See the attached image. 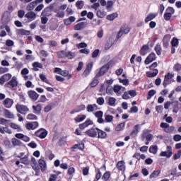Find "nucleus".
<instances>
[{
  "mask_svg": "<svg viewBox=\"0 0 181 181\" xmlns=\"http://www.w3.org/2000/svg\"><path fill=\"white\" fill-rule=\"evenodd\" d=\"M107 71L108 69H107V66H103L100 68L98 73L96 74V75L90 83V86L91 87V88H94V87H97L98 86L100 83L98 78H100V77H102V76H104V74H105V73H107Z\"/></svg>",
  "mask_w": 181,
  "mask_h": 181,
  "instance_id": "f257e3e1",
  "label": "nucleus"
},
{
  "mask_svg": "<svg viewBox=\"0 0 181 181\" xmlns=\"http://www.w3.org/2000/svg\"><path fill=\"white\" fill-rule=\"evenodd\" d=\"M53 9H54V6L53 4H50L49 6L45 7L41 13V16H47V18H49V16L53 15L52 13Z\"/></svg>",
  "mask_w": 181,
  "mask_h": 181,
  "instance_id": "f03ea898",
  "label": "nucleus"
},
{
  "mask_svg": "<svg viewBox=\"0 0 181 181\" xmlns=\"http://www.w3.org/2000/svg\"><path fill=\"white\" fill-rule=\"evenodd\" d=\"M175 77L174 74L168 73L165 75L164 81L163 82V86L164 88H166L169 84H172V78Z\"/></svg>",
  "mask_w": 181,
  "mask_h": 181,
  "instance_id": "7ed1b4c3",
  "label": "nucleus"
},
{
  "mask_svg": "<svg viewBox=\"0 0 181 181\" xmlns=\"http://www.w3.org/2000/svg\"><path fill=\"white\" fill-rule=\"evenodd\" d=\"M48 132L46 129L40 128L37 132H35V136L40 139H45L47 136Z\"/></svg>",
  "mask_w": 181,
  "mask_h": 181,
  "instance_id": "20e7f679",
  "label": "nucleus"
},
{
  "mask_svg": "<svg viewBox=\"0 0 181 181\" xmlns=\"http://www.w3.org/2000/svg\"><path fill=\"white\" fill-rule=\"evenodd\" d=\"M16 108L20 114H23V115H26L28 112H29V109L28 108V106L25 105L17 104L16 105Z\"/></svg>",
  "mask_w": 181,
  "mask_h": 181,
  "instance_id": "39448f33",
  "label": "nucleus"
},
{
  "mask_svg": "<svg viewBox=\"0 0 181 181\" xmlns=\"http://www.w3.org/2000/svg\"><path fill=\"white\" fill-rule=\"evenodd\" d=\"M98 127H92L85 132L86 135L90 136V138H97Z\"/></svg>",
  "mask_w": 181,
  "mask_h": 181,
  "instance_id": "423d86ee",
  "label": "nucleus"
},
{
  "mask_svg": "<svg viewBox=\"0 0 181 181\" xmlns=\"http://www.w3.org/2000/svg\"><path fill=\"white\" fill-rule=\"evenodd\" d=\"M90 125H94V122L90 119H87L83 123H81L78 125L79 129L81 131H84L86 128H88Z\"/></svg>",
  "mask_w": 181,
  "mask_h": 181,
  "instance_id": "0eeeda50",
  "label": "nucleus"
},
{
  "mask_svg": "<svg viewBox=\"0 0 181 181\" xmlns=\"http://www.w3.org/2000/svg\"><path fill=\"white\" fill-rule=\"evenodd\" d=\"M167 151H162L160 153V156H165L166 158H170L173 155V152L172 151V146H167L166 147Z\"/></svg>",
  "mask_w": 181,
  "mask_h": 181,
  "instance_id": "6e6552de",
  "label": "nucleus"
},
{
  "mask_svg": "<svg viewBox=\"0 0 181 181\" xmlns=\"http://www.w3.org/2000/svg\"><path fill=\"white\" fill-rule=\"evenodd\" d=\"M93 70V63H88L86 65V68L84 70V71L82 74V76L87 77L90 76V73H91V71Z\"/></svg>",
  "mask_w": 181,
  "mask_h": 181,
  "instance_id": "1a4fd4ad",
  "label": "nucleus"
},
{
  "mask_svg": "<svg viewBox=\"0 0 181 181\" xmlns=\"http://www.w3.org/2000/svg\"><path fill=\"white\" fill-rule=\"evenodd\" d=\"M156 60V54L155 53H151L146 58L144 63L145 64H151L152 62H155Z\"/></svg>",
  "mask_w": 181,
  "mask_h": 181,
  "instance_id": "9d476101",
  "label": "nucleus"
},
{
  "mask_svg": "<svg viewBox=\"0 0 181 181\" xmlns=\"http://www.w3.org/2000/svg\"><path fill=\"white\" fill-rule=\"evenodd\" d=\"M28 95L32 101H37V98H39V94L35 90H28Z\"/></svg>",
  "mask_w": 181,
  "mask_h": 181,
  "instance_id": "9b49d317",
  "label": "nucleus"
},
{
  "mask_svg": "<svg viewBox=\"0 0 181 181\" xmlns=\"http://www.w3.org/2000/svg\"><path fill=\"white\" fill-rule=\"evenodd\" d=\"M142 139H146L148 142H151L153 139V135L152 134H149L148 131H144L141 135Z\"/></svg>",
  "mask_w": 181,
  "mask_h": 181,
  "instance_id": "f8f14e48",
  "label": "nucleus"
},
{
  "mask_svg": "<svg viewBox=\"0 0 181 181\" xmlns=\"http://www.w3.org/2000/svg\"><path fill=\"white\" fill-rule=\"evenodd\" d=\"M87 25H88L87 22H81L75 25L74 29V30H81L82 29H86Z\"/></svg>",
  "mask_w": 181,
  "mask_h": 181,
  "instance_id": "ddd939ff",
  "label": "nucleus"
},
{
  "mask_svg": "<svg viewBox=\"0 0 181 181\" xmlns=\"http://www.w3.org/2000/svg\"><path fill=\"white\" fill-rule=\"evenodd\" d=\"M25 18H27L28 22H32L36 19V14L33 11H29L25 15Z\"/></svg>",
  "mask_w": 181,
  "mask_h": 181,
  "instance_id": "4468645a",
  "label": "nucleus"
},
{
  "mask_svg": "<svg viewBox=\"0 0 181 181\" xmlns=\"http://www.w3.org/2000/svg\"><path fill=\"white\" fill-rule=\"evenodd\" d=\"M37 127H39V122H33L27 123L25 124V127L29 131H30V129H36Z\"/></svg>",
  "mask_w": 181,
  "mask_h": 181,
  "instance_id": "2eb2a0df",
  "label": "nucleus"
},
{
  "mask_svg": "<svg viewBox=\"0 0 181 181\" xmlns=\"http://www.w3.org/2000/svg\"><path fill=\"white\" fill-rule=\"evenodd\" d=\"M139 129H141V126L139 124H136L134 127L132 132L130 133V136H132V138H135V136L138 135Z\"/></svg>",
  "mask_w": 181,
  "mask_h": 181,
  "instance_id": "dca6fc26",
  "label": "nucleus"
},
{
  "mask_svg": "<svg viewBox=\"0 0 181 181\" xmlns=\"http://www.w3.org/2000/svg\"><path fill=\"white\" fill-rule=\"evenodd\" d=\"M170 40V35H165L163 39V47L165 49H168L169 47V42Z\"/></svg>",
  "mask_w": 181,
  "mask_h": 181,
  "instance_id": "f3484780",
  "label": "nucleus"
},
{
  "mask_svg": "<svg viewBox=\"0 0 181 181\" xmlns=\"http://www.w3.org/2000/svg\"><path fill=\"white\" fill-rule=\"evenodd\" d=\"M3 104L5 105L6 108H11V107L13 105V100L7 98L4 100Z\"/></svg>",
  "mask_w": 181,
  "mask_h": 181,
  "instance_id": "a211bd4d",
  "label": "nucleus"
},
{
  "mask_svg": "<svg viewBox=\"0 0 181 181\" xmlns=\"http://www.w3.org/2000/svg\"><path fill=\"white\" fill-rule=\"evenodd\" d=\"M8 86H10L11 88H15V87H18V81L16 80V77L13 76L10 81L8 82Z\"/></svg>",
  "mask_w": 181,
  "mask_h": 181,
  "instance_id": "6ab92c4d",
  "label": "nucleus"
},
{
  "mask_svg": "<svg viewBox=\"0 0 181 181\" xmlns=\"http://www.w3.org/2000/svg\"><path fill=\"white\" fill-rule=\"evenodd\" d=\"M33 110L34 114L40 115V112H42V105L37 104V105H33Z\"/></svg>",
  "mask_w": 181,
  "mask_h": 181,
  "instance_id": "aec40b11",
  "label": "nucleus"
},
{
  "mask_svg": "<svg viewBox=\"0 0 181 181\" xmlns=\"http://www.w3.org/2000/svg\"><path fill=\"white\" fill-rule=\"evenodd\" d=\"M73 22H76V17L70 16L68 18L64 19V23L66 26H69V25H71Z\"/></svg>",
  "mask_w": 181,
  "mask_h": 181,
  "instance_id": "412c9836",
  "label": "nucleus"
},
{
  "mask_svg": "<svg viewBox=\"0 0 181 181\" xmlns=\"http://www.w3.org/2000/svg\"><path fill=\"white\" fill-rule=\"evenodd\" d=\"M98 138L100 139H105L107 138V133L98 128L97 132Z\"/></svg>",
  "mask_w": 181,
  "mask_h": 181,
  "instance_id": "4be33fe9",
  "label": "nucleus"
},
{
  "mask_svg": "<svg viewBox=\"0 0 181 181\" xmlns=\"http://www.w3.org/2000/svg\"><path fill=\"white\" fill-rule=\"evenodd\" d=\"M148 50H149V45H143L140 49L141 56H145V54L148 53Z\"/></svg>",
  "mask_w": 181,
  "mask_h": 181,
  "instance_id": "5701e85b",
  "label": "nucleus"
},
{
  "mask_svg": "<svg viewBox=\"0 0 181 181\" xmlns=\"http://www.w3.org/2000/svg\"><path fill=\"white\" fill-rule=\"evenodd\" d=\"M117 168L118 170H121L122 172H124L125 170V162L123 160H120L117 163Z\"/></svg>",
  "mask_w": 181,
  "mask_h": 181,
  "instance_id": "b1692460",
  "label": "nucleus"
},
{
  "mask_svg": "<svg viewBox=\"0 0 181 181\" xmlns=\"http://www.w3.org/2000/svg\"><path fill=\"white\" fill-rule=\"evenodd\" d=\"M39 166L41 169V172H45L46 170V161L42 158H40L38 161Z\"/></svg>",
  "mask_w": 181,
  "mask_h": 181,
  "instance_id": "393cba45",
  "label": "nucleus"
},
{
  "mask_svg": "<svg viewBox=\"0 0 181 181\" xmlns=\"http://www.w3.org/2000/svg\"><path fill=\"white\" fill-rule=\"evenodd\" d=\"M159 73V70L158 69H153V72L151 71H147L146 72V76L147 77L152 78V77H156Z\"/></svg>",
  "mask_w": 181,
  "mask_h": 181,
  "instance_id": "a878e982",
  "label": "nucleus"
},
{
  "mask_svg": "<svg viewBox=\"0 0 181 181\" xmlns=\"http://www.w3.org/2000/svg\"><path fill=\"white\" fill-rule=\"evenodd\" d=\"M86 118H87V116H86V115H79L76 117H75L74 121L77 124L78 122H83V121H84Z\"/></svg>",
  "mask_w": 181,
  "mask_h": 181,
  "instance_id": "bb28decb",
  "label": "nucleus"
},
{
  "mask_svg": "<svg viewBox=\"0 0 181 181\" xmlns=\"http://www.w3.org/2000/svg\"><path fill=\"white\" fill-rule=\"evenodd\" d=\"M34 71H39V69H43V65L40 62H34L33 64Z\"/></svg>",
  "mask_w": 181,
  "mask_h": 181,
  "instance_id": "cd10ccee",
  "label": "nucleus"
},
{
  "mask_svg": "<svg viewBox=\"0 0 181 181\" xmlns=\"http://www.w3.org/2000/svg\"><path fill=\"white\" fill-rule=\"evenodd\" d=\"M20 160L21 163H23V165H30V160H29V157L28 156L21 158Z\"/></svg>",
  "mask_w": 181,
  "mask_h": 181,
  "instance_id": "c85d7f7f",
  "label": "nucleus"
},
{
  "mask_svg": "<svg viewBox=\"0 0 181 181\" xmlns=\"http://www.w3.org/2000/svg\"><path fill=\"white\" fill-rule=\"evenodd\" d=\"M148 152H150V153H153V155H156V153H158V146H151L148 149Z\"/></svg>",
  "mask_w": 181,
  "mask_h": 181,
  "instance_id": "c756f323",
  "label": "nucleus"
},
{
  "mask_svg": "<svg viewBox=\"0 0 181 181\" xmlns=\"http://www.w3.org/2000/svg\"><path fill=\"white\" fill-rule=\"evenodd\" d=\"M110 177H111V172L106 171L102 176V180L108 181L110 180Z\"/></svg>",
  "mask_w": 181,
  "mask_h": 181,
  "instance_id": "7c9ffc66",
  "label": "nucleus"
},
{
  "mask_svg": "<svg viewBox=\"0 0 181 181\" xmlns=\"http://www.w3.org/2000/svg\"><path fill=\"white\" fill-rule=\"evenodd\" d=\"M36 6H37L36 2L32 1L27 6L26 9L30 12V11H33Z\"/></svg>",
  "mask_w": 181,
  "mask_h": 181,
  "instance_id": "2f4dec72",
  "label": "nucleus"
},
{
  "mask_svg": "<svg viewBox=\"0 0 181 181\" xmlns=\"http://www.w3.org/2000/svg\"><path fill=\"white\" fill-rule=\"evenodd\" d=\"M155 18H156V15L153 13H150L145 18V23H148V22H151V21H152L153 19H155Z\"/></svg>",
  "mask_w": 181,
  "mask_h": 181,
  "instance_id": "473e14b6",
  "label": "nucleus"
},
{
  "mask_svg": "<svg viewBox=\"0 0 181 181\" xmlns=\"http://www.w3.org/2000/svg\"><path fill=\"white\" fill-rule=\"evenodd\" d=\"M11 142L13 146H21V145H22V141H21V140L17 139L16 138H13Z\"/></svg>",
  "mask_w": 181,
  "mask_h": 181,
  "instance_id": "72a5a7b5",
  "label": "nucleus"
},
{
  "mask_svg": "<svg viewBox=\"0 0 181 181\" xmlns=\"http://www.w3.org/2000/svg\"><path fill=\"white\" fill-rule=\"evenodd\" d=\"M76 6L77 9H83L84 6V1L83 0H79L76 2Z\"/></svg>",
  "mask_w": 181,
  "mask_h": 181,
  "instance_id": "f704fd0d",
  "label": "nucleus"
},
{
  "mask_svg": "<svg viewBox=\"0 0 181 181\" xmlns=\"http://www.w3.org/2000/svg\"><path fill=\"white\" fill-rule=\"evenodd\" d=\"M116 18H118V13H113L112 14L107 15L106 18L107 21H114Z\"/></svg>",
  "mask_w": 181,
  "mask_h": 181,
  "instance_id": "c9c22d12",
  "label": "nucleus"
},
{
  "mask_svg": "<svg viewBox=\"0 0 181 181\" xmlns=\"http://www.w3.org/2000/svg\"><path fill=\"white\" fill-rule=\"evenodd\" d=\"M96 15L98 16V18H105V16H107V13H105V11H101V10H98L96 13Z\"/></svg>",
  "mask_w": 181,
  "mask_h": 181,
  "instance_id": "e433bc0d",
  "label": "nucleus"
},
{
  "mask_svg": "<svg viewBox=\"0 0 181 181\" xmlns=\"http://www.w3.org/2000/svg\"><path fill=\"white\" fill-rule=\"evenodd\" d=\"M53 107H54V103H49L44 108V112H49L53 110Z\"/></svg>",
  "mask_w": 181,
  "mask_h": 181,
  "instance_id": "4c0bfd02",
  "label": "nucleus"
},
{
  "mask_svg": "<svg viewBox=\"0 0 181 181\" xmlns=\"http://www.w3.org/2000/svg\"><path fill=\"white\" fill-rule=\"evenodd\" d=\"M125 128V123L122 122L119 123L116 127H115V131L119 132V131H124Z\"/></svg>",
  "mask_w": 181,
  "mask_h": 181,
  "instance_id": "58836bf2",
  "label": "nucleus"
},
{
  "mask_svg": "<svg viewBox=\"0 0 181 181\" xmlns=\"http://www.w3.org/2000/svg\"><path fill=\"white\" fill-rule=\"evenodd\" d=\"M54 12L57 13L55 15L56 18H64L65 13L63 11H59L58 10H54Z\"/></svg>",
  "mask_w": 181,
  "mask_h": 181,
  "instance_id": "ea45409f",
  "label": "nucleus"
},
{
  "mask_svg": "<svg viewBox=\"0 0 181 181\" xmlns=\"http://www.w3.org/2000/svg\"><path fill=\"white\" fill-rule=\"evenodd\" d=\"M9 126L11 127V128H13V129H17L18 132H21V131H22V129H21V126L15 123H9Z\"/></svg>",
  "mask_w": 181,
  "mask_h": 181,
  "instance_id": "a19ab883",
  "label": "nucleus"
},
{
  "mask_svg": "<svg viewBox=\"0 0 181 181\" xmlns=\"http://www.w3.org/2000/svg\"><path fill=\"white\" fill-rule=\"evenodd\" d=\"M27 119H28L29 121H36L37 119V116H36L35 115H33L32 113H30L27 115Z\"/></svg>",
  "mask_w": 181,
  "mask_h": 181,
  "instance_id": "79ce46f5",
  "label": "nucleus"
},
{
  "mask_svg": "<svg viewBox=\"0 0 181 181\" xmlns=\"http://www.w3.org/2000/svg\"><path fill=\"white\" fill-rule=\"evenodd\" d=\"M156 94V90L152 89L148 92L147 100H151Z\"/></svg>",
  "mask_w": 181,
  "mask_h": 181,
  "instance_id": "37998d69",
  "label": "nucleus"
},
{
  "mask_svg": "<svg viewBox=\"0 0 181 181\" xmlns=\"http://www.w3.org/2000/svg\"><path fill=\"white\" fill-rule=\"evenodd\" d=\"M171 46L177 47L179 46V40H177L176 37H173L171 40Z\"/></svg>",
  "mask_w": 181,
  "mask_h": 181,
  "instance_id": "c03bdc74",
  "label": "nucleus"
},
{
  "mask_svg": "<svg viewBox=\"0 0 181 181\" xmlns=\"http://www.w3.org/2000/svg\"><path fill=\"white\" fill-rule=\"evenodd\" d=\"M156 53L158 56H160L162 53V48L160 47V45L157 44L155 47Z\"/></svg>",
  "mask_w": 181,
  "mask_h": 181,
  "instance_id": "a18cd8bd",
  "label": "nucleus"
},
{
  "mask_svg": "<svg viewBox=\"0 0 181 181\" xmlns=\"http://www.w3.org/2000/svg\"><path fill=\"white\" fill-rule=\"evenodd\" d=\"M160 175V170H154L151 175H150V179H153V177H158V175Z\"/></svg>",
  "mask_w": 181,
  "mask_h": 181,
  "instance_id": "49530a36",
  "label": "nucleus"
},
{
  "mask_svg": "<svg viewBox=\"0 0 181 181\" xmlns=\"http://www.w3.org/2000/svg\"><path fill=\"white\" fill-rule=\"evenodd\" d=\"M120 30H121L122 33H123V35L124 34V35H128V33H129L131 30H129V28L124 26V27H122L120 28Z\"/></svg>",
  "mask_w": 181,
  "mask_h": 181,
  "instance_id": "de8ad7c7",
  "label": "nucleus"
},
{
  "mask_svg": "<svg viewBox=\"0 0 181 181\" xmlns=\"http://www.w3.org/2000/svg\"><path fill=\"white\" fill-rule=\"evenodd\" d=\"M117 101V99L115 98L110 97L108 99V104L112 107L113 105H115V103Z\"/></svg>",
  "mask_w": 181,
  "mask_h": 181,
  "instance_id": "09e8293b",
  "label": "nucleus"
},
{
  "mask_svg": "<svg viewBox=\"0 0 181 181\" xmlns=\"http://www.w3.org/2000/svg\"><path fill=\"white\" fill-rule=\"evenodd\" d=\"M74 53L71 52V51L66 52L65 57H67L68 59H74Z\"/></svg>",
  "mask_w": 181,
  "mask_h": 181,
  "instance_id": "8fccbe9b",
  "label": "nucleus"
},
{
  "mask_svg": "<svg viewBox=\"0 0 181 181\" xmlns=\"http://www.w3.org/2000/svg\"><path fill=\"white\" fill-rule=\"evenodd\" d=\"M76 112H81V111H84L86 110V105H80L76 106Z\"/></svg>",
  "mask_w": 181,
  "mask_h": 181,
  "instance_id": "3c124183",
  "label": "nucleus"
},
{
  "mask_svg": "<svg viewBox=\"0 0 181 181\" xmlns=\"http://www.w3.org/2000/svg\"><path fill=\"white\" fill-rule=\"evenodd\" d=\"M64 144H66V137L63 136L59 140L57 145L58 146H63Z\"/></svg>",
  "mask_w": 181,
  "mask_h": 181,
  "instance_id": "603ef678",
  "label": "nucleus"
},
{
  "mask_svg": "<svg viewBox=\"0 0 181 181\" xmlns=\"http://www.w3.org/2000/svg\"><path fill=\"white\" fill-rule=\"evenodd\" d=\"M40 80H42V81H43L44 83H47V84H49V86L51 85L50 83H49L47 81V78H46V75L40 74Z\"/></svg>",
  "mask_w": 181,
  "mask_h": 181,
  "instance_id": "864d4df0",
  "label": "nucleus"
},
{
  "mask_svg": "<svg viewBox=\"0 0 181 181\" xmlns=\"http://www.w3.org/2000/svg\"><path fill=\"white\" fill-rule=\"evenodd\" d=\"M174 129L175 127L169 125L166 129H164V131L166 134H170V132H173Z\"/></svg>",
  "mask_w": 181,
  "mask_h": 181,
  "instance_id": "5fc2aeb1",
  "label": "nucleus"
},
{
  "mask_svg": "<svg viewBox=\"0 0 181 181\" xmlns=\"http://www.w3.org/2000/svg\"><path fill=\"white\" fill-rule=\"evenodd\" d=\"M41 23L42 25H46V23H47V22H49V18H47V16H41Z\"/></svg>",
  "mask_w": 181,
  "mask_h": 181,
  "instance_id": "6e6d98bb",
  "label": "nucleus"
},
{
  "mask_svg": "<svg viewBox=\"0 0 181 181\" xmlns=\"http://www.w3.org/2000/svg\"><path fill=\"white\" fill-rule=\"evenodd\" d=\"M165 13L173 15L175 13V8H173V7L168 6L165 10Z\"/></svg>",
  "mask_w": 181,
  "mask_h": 181,
  "instance_id": "4d7b16f0",
  "label": "nucleus"
},
{
  "mask_svg": "<svg viewBox=\"0 0 181 181\" xmlns=\"http://www.w3.org/2000/svg\"><path fill=\"white\" fill-rule=\"evenodd\" d=\"M181 157V150H179L177 151V153H175L173 155V159L174 160H177V159H180Z\"/></svg>",
  "mask_w": 181,
  "mask_h": 181,
  "instance_id": "13d9d810",
  "label": "nucleus"
},
{
  "mask_svg": "<svg viewBox=\"0 0 181 181\" xmlns=\"http://www.w3.org/2000/svg\"><path fill=\"white\" fill-rule=\"evenodd\" d=\"M96 103H97V104H98L99 105H103L104 103H105V100H104V98L100 97V98H98L97 99Z\"/></svg>",
  "mask_w": 181,
  "mask_h": 181,
  "instance_id": "bf43d9fd",
  "label": "nucleus"
},
{
  "mask_svg": "<svg viewBox=\"0 0 181 181\" xmlns=\"http://www.w3.org/2000/svg\"><path fill=\"white\" fill-rule=\"evenodd\" d=\"M3 78H4V81H9L12 78V75L11 74H6L3 75Z\"/></svg>",
  "mask_w": 181,
  "mask_h": 181,
  "instance_id": "052dcab7",
  "label": "nucleus"
},
{
  "mask_svg": "<svg viewBox=\"0 0 181 181\" xmlns=\"http://www.w3.org/2000/svg\"><path fill=\"white\" fill-rule=\"evenodd\" d=\"M98 54H100V49H95L92 53V57L93 59H95V57H98Z\"/></svg>",
  "mask_w": 181,
  "mask_h": 181,
  "instance_id": "680f3d73",
  "label": "nucleus"
},
{
  "mask_svg": "<svg viewBox=\"0 0 181 181\" xmlns=\"http://www.w3.org/2000/svg\"><path fill=\"white\" fill-rule=\"evenodd\" d=\"M112 119H114V117L112 115H105L106 122H112Z\"/></svg>",
  "mask_w": 181,
  "mask_h": 181,
  "instance_id": "e2e57ef3",
  "label": "nucleus"
},
{
  "mask_svg": "<svg viewBox=\"0 0 181 181\" xmlns=\"http://www.w3.org/2000/svg\"><path fill=\"white\" fill-rule=\"evenodd\" d=\"M163 18L165 21H170V18H172V14L165 12Z\"/></svg>",
  "mask_w": 181,
  "mask_h": 181,
  "instance_id": "0e129e2a",
  "label": "nucleus"
},
{
  "mask_svg": "<svg viewBox=\"0 0 181 181\" xmlns=\"http://www.w3.org/2000/svg\"><path fill=\"white\" fill-rule=\"evenodd\" d=\"M58 57H59L60 59H64V57H66V51H60L58 52Z\"/></svg>",
  "mask_w": 181,
  "mask_h": 181,
  "instance_id": "69168bd1",
  "label": "nucleus"
},
{
  "mask_svg": "<svg viewBox=\"0 0 181 181\" xmlns=\"http://www.w3.org/2000/svg\"><path fill=\"white\" fill-rule=\"evenodd\" d=\"M15 45V42L12 40H7L6 41V46H8V47H11V46H13Z\"/></svg>",
  "mask_w": 181,
  "mask_h": 181,
  "instance_id": "338daca9",
  "label": "nucleus"
},
{
  "mask_svg": "<svg viewBox=\"0 0 181 181\" xmlns=\"http://www.w3.org/2000/svg\"><path fill=\"white\" fill-rule=\"evenodd\" d=\"M57 180V175L56 174H52L49 176L48 181H56Z\"/></svg>",
  "mask_w": 181,
  "mask_h": 181,
  "instance_id": "774afa93",
  "label": "nucleus"
}]
</instances>
